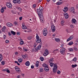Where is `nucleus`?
I'll use <instances>...</instances> for the list:
<instances>
[{"label": "nucleus", "instance_id": "obj_36", "mask_svg": "<svg viewBox=\"0 0 78 78\" xmlns=\"http://www.w3.org/2000/svg\"><path fill=\"white\" fill-rule=\"evenodd\" d=\"M77 60V59L75 57L73 59V61H74V62H76Z\"/></svg>", "mask_w": 78, "mask_h": 78}, {"label": "nucleus", "instance_id": "obj_24", "mask_svg": "<svg viewBox=\"0 0 78 78\" xmlns=\"http://www.w3.org/2000/svg\"><path fill=\"white\" fill-rule=\"evenodd\" d=\"M42 66L43 67H44V68H45L47 67L48 66H47V64H45V63H44L42 65Z\"/></svg>", "mask_w": 78, "mask_h": 78}, {"label": "nucleus", "instance_id": "obj_62", "mask_svg": "<svg viewBox=\"0 0 78 78\" xmlns=\"http://www.w3.org/2000/svg\"><path fill=\"white\" fill-rule=\"evenodd\" d=\"M31 69H34V66H31Z\"/></svg>", "mask_w": 78, "mask_h": 78}, {"label": "nucleus", "instance_id": "obj_35", "mask_svg": "<svg viewBox=\"0 0 78 78\" xmlns=\"http://www.w3.org/2000/svg\"><path fill=\"white\" fill-rule=\"evenodd\" d=\"M76 22V20H72V22L73 23H75Z\"/></svg>", "mask_w": 78, "mask_h": 78}, {"label": "nucleus", "instance_id": "obj_53", "mask_svg": "<svg viewBox=\"0 0 78 78\" xmlns=\"http://www.w3.org/2000/svg\"><path fill=\"white\" fill-rule=\"evenodd\" d=\"M63 12H67V11L68 10H66L63 9Z\"/></svg>", "mask_w": 78, "mask_h": 78}, {"label": "nucleus", "instance_id": "obj_18", "mask_svg": "<svg viewBox=\"0 0 78 78\" xmlns=\"http://www.w3.org/2000/svg\"><path fill=\"white\" fill-rule=\"evenodd\" d=\"M58 51H59V50L58 49H56L53 51L52 52L53 53H57Z\"/></svg>", "mask_w": 78, "mask_h": 78}, {"label": "nucleus", "instance_id": "obj_12", "mask_svg": "<svg viewBox=\"0 0 78 78\" xmlns=\"http://www.w3.org/2000/svg\"><path fill=\"white\" fill-rule=\"evenodd\" d=\"M7 26L9 27H12V24L10 23H7Z\"/></svg>", "mask_w": 78, "mask_h": 78}, {"label": "nucleus", "instance_id": "obj_8", "mask_svg": "<svg viewBox=\"0 0 78 78\" xmlns=\"http://www.w3.org/2000/svg\"><path fill=\"white\" fill-rule=\"evenodd\" d=\"M63 16L65 17V19H67L69 18V15L67 13H64Z\"/></svg>", "mask_w": 78, "mask_h": 78}, {"label": "nucleus", "instance_id": "obj_58", "mask_svg": "<svg viewBox=\"0 0 78 78\" xmlns=\"http://www.w3.org/2000/svg\"><path fill=\"white\" fill-rule=\"evenodd\" d=\"M40 70L41 72H43V69H40Z\"/></svg>", "mask_w": 78, "mask_h": 78}, {"label": "nucleus", "instance_id": "obj_55", "mask_svg": "<svg viewBox=\"0 0 78 78\" xmlns=\"http://www.w3.org/2000/svg\"><path fill=\"white\" fill-rule=\"evenodd\" d=\"M42 44V43L41 42H40L39 46H41V47Z\"/></svg>", "mask_w": 78, "mask_h": 78}, {"label": "nucleus", "instance_id": "obj_48", "mask_svg": "<svg viewBox=\"0 0 78 78\" xmlns=\"http://www.w3.org/2000/svg\"><path fill=\"white\" fill-rule=\"evenodd\" d=\"M27 39H28V40H31V37H27Z\"/></svg>", "mask_w": 78, "mask_h": 78}, {"label": "nucleus", "instance_id": "obj_52", "mask_svg": "<svg viewBox=\"0 0 78 78\" xmlns=\"http://www.w3.org/2000/svg\"><path fill=\"white\" fill-rule=\"evenodd\" d=\"M20 0H17V1H18V3L19 4L20 3H21V2H20Z\"/></svg>", "mask_w": 78, "mask_h": 78}, {"label": "nucleus", "instance_id": "obj_6", "mask_svg": "<svg viewBox=\"0 0 78 78\" xmlns=\"http://www.w3.org/2000/svg\"><path fill=\"white\" fill-rule=\"evenodd\" d=\"M6 5L7 7L9 8H12V4L10 2H7Z\"/></svg>", "mask_w": 78, "mask_h": 78}, {"label": "nucleus", "instance_id": "obj_63", "mask_svg": "<svg viewBox=\"0 0 78 78\" xmlns=\"http://www.w3.org/2000/svg\"><path fill=\"white\" fill-rule=\"evenodd\" d=\"M22 17H20L19 18L20 20H22Z\"/></svg>", "mask_w": 78, "mask_h": 78}, {"label": "nucleus", "instance_id": "obj_54", "mask_svg": "<svg viewBox=\"0 0 78 78\" xmlns=\"http://www.w3.org/2000/svg\"><path fill=\"white\" fill-rule=\"evenodd\" d=\"M18 49L19 50H20V51H21L22 50V48L20 47H19L18 48Z\"/></svg>", "mask_w": 78, "mask_h": 78}, {"label": "nucleus", "instance_id": "obj_19", "mask_svg": "<svg viewBox=\"0 0 78 78\" xmlns=\"http://www.w3.org/2000/svg\"><path fill=\"white\" fill-rule=\"evenodd\" d=\"M22 61H23L22 58H20L18 59V62H19V63H22Z\"/></svg>", "mask_w": 78, "mask_h": 78}, {"label": "nucleus", "instance_id": "obj_22", "mask_svg": "<svg viewBox=\"0 0 78 78\" xmlns=\"http://www.w3.org/2000/svg\"><path fill=\"white\" fill-rule=\"evenodd\" d=\"M20 45H23V40L22 39H20Z\"/></svg>", "mask_w": 78, "mask_h": 78}, {"label": "nucleus", "instance_id": "obj_23", "mask_svg": "<svg viewBox=\"0 0 78 78\" xmlns=\"http://www.w3.org/2000/svg\"><path fill=\"white\" fill-rule=\"evenodd\" d=\"M11 33L13 35H16V32L13 31H11Z\"/></svg>", "mask_w": 78, "mask_h": 78}, {"label": "nucleus", "instance_id": "obj_59", "mask_svg": "<svg viewBox=\"0 0 78 78\" xmlns=\"http://www.w3.org/2000/svg\"><path fill=\"white\" fill-rule=\"evenodd\" d=\"M8 70V69H3V71H5V72H7V70Z\"/></svg>", "mask_w": 78, "mask_h": 78}, {"label": "nucleus", "instance_id": "obj_56", "mask_svg": "<svg viewBox=\"0 0 78 78\" xmlns=\"http://www.w3.org/2000/svg\"><path fill=\"white\" fill-rule=\"evenodd\" d=\"M3 39H6V35H3Z\"/></svg>", "mask_w": 78, "mask_h": 78}, {"label": "nucleus", "instance_id": "obj_41", "mask_svg": "<svg viewBox=\"0 0 78 78\" xmlns=\"http://www.w3.org/2000/svg\"><path fill=\"white\" fill-rule=\"evenodd\" d=\"M36 6V4H33V8H35Z\"/></svg>", "mask_w": 78, "mask_h": 78}, {"label": "nucleus", "instance_id": "obj_29", "mask_svg": "<svg viewBox=\"0 0 78 78\" xmlns=\"http://www.w3.org/2000/svg\"><path fill=\"white\" fill-rule=\"evenodd\" d=\"M61 25L63 26L64 25V20H62L61 21Z\"/></svg>", "mask_w": 78, "mask_h": 78}, {"label": "nucleus", "instance_id": "obj_37", "mask_svg": "<svg viewBox=\"0 0 78 78\" xmlns=\"http://www.w3.org/2000/svg\"><path fill=\"white\" fill-rule=\"evenodd\" d=\"M40 59L41 61H44V58L42 57H41L40 58Z\"/></svg>", "mask_w": 78, "mask_h": 78}, {"label": "nucleus", "instance_id": "obj_43", "mask_svg": "<svg viewBox=\"0 0 78 78\" xmlns=\"http://www.w3.org/2000/svg\"><path fill=\"white\" fill-rule=\"evenodd\" d=\"M64 9L66 10L67 11H68V10H69V9H68V8H67V7H65V8H64Z\"/></svg>", "mask_w": 78, "mask_h": 78}, {"label": "nucleus", "instance_id": "obj_4", "mask_svg": "<svg viewBox=\"0 0 78 78\" xmlns=\"http://www.w3.org/2000/svg\"><path fill=\"white\" fill-rule=\"evenodd\" d=\"M51 30L52 33H55L56 30V27H55V26L53 24L51 25Z\"/></svg>", "mask_w": 78, "mask_h": 78}, {"label": "nucleus", "instance_id": "obj_47", "mask_svg": "<svg viewBox=\"0 0 78 78\" xmlns=\"http://www.w3.org/2000/svg\"><path fill=\"white\" fill-rule=\"evenodd\" d=\"M1 64H2V65H5V62H4V61H2L1 62Z\"/></svg>", "mask_w": 78, "mask_h": 78}, {"label": "nucleus", "instance_id": "obj_44", "mask_svg": "<svg viewBox=\"0 0 78 78\" xmlns=\"http://www.w3.org/2000/svg\"><path fill=\"white\" fill-rule=\"evenodd\" d=\"M15 63H16L17 64L18 66H20V64L17 61H15Z\"/></svg>", "mask_w": 78, "mask_h": 78}, {"label": "nucleus", "instance_id": "obj_33", "mask_svg": "<svg viewBox=\"0 0 78 78\" xmlns=\"http://www.w3.org/2000/svg\"><path fill=\"white\" fill-rule=\"evenodd\" d=\"M36 66L37 67H38V66H39V62H36Z\"/></svg>", "mask_w": 78, "mask_h": 78}, {"label": "nucleus", "instance_id": "obj_64", "mask_svg": "<svg viewBox=\"0 0 78 78\" xmlns=\"http://www.w3.org/2000/svg\"><path fill=\"white\" fill-rule=\"evenodd\" d=\"M8 34L9 36H11V34L10 32Z\"/></svg>", "mask_w": 78, "mask_h": 78}, {"label": "nucleus", "instance_id": "obj_60", "mask_svg": "<svg viewBox=\"0 0 78 78\" xmlns=\"http://www.w3.org/2000/svg\"><path fill=\"white\" fill-rule=\"evenodd\" d=\"M64 47V44H62L61 45L60 48H62V47Z\"/></svg>", "mask_w": 78, "mask_h": 78}, {"label": "nucleus", "instance_id": "obj_45", "mask_svg": "<svg viewBox=\"0 0 78 78\" xmlns=\"http://www.w3.org/2000/svg\"><path fill=\"white\" fill-rule=\"evenodd\" d=\"M40 22L41 23H44V20H40Z\"/></svg>", "mask_w": 78, "mask_h": 78}, {"label": "nucleus", "instance_id": "obj_1", "mask_svg": "<svg viewBox=\"0 0 78 78\" xmlns=\"http://www.w3.org/2000/svg\"><path fill=\"white\" fill-rule=\"evenodd\" d=\"M37 12L39 16L40 20H44V16L42 15V12H43V7L41 6L39 7V9H37Z\"/></svg>", "mask_w": 78, "mask_h": 78}, {"label": "nucleus", "instance_id": "obj_25", "mask_svg": "<svg viewBox=\"0 0 78 78\" xmlns=\"http://www.w3.org/2000/svg\"><path fill=\"white\" fill-rule=\"evenodd\" d=\"M37 43H40L41 42V39H38L36 41Z\"/></svg>", "mask_w": 78, "mask_h": 78}, {"label": "nucleus", "instance_id": "obj_42", "mask_svg": "<svg viewBox=\"0 0 78 78\" xmlns=\"http://www.w3.org/2000/svg\"><path fill=\"white\" fill-rule=\"evenodd\" d=\"M36 39L37 40L38 39H40L39 37V36L38 35L36 36Z\"/></svg>", "mask_w": 78, "mask_h": 78}, {"label": "nucleus", "instance_id": "obj_30", "mask_svg": "<svg viewBox=\"0 0 78 78\" xmlns=\"http://www.w3.org/2000/svg\"><path fill=\"white\" fill-rule=\"evenodd\" d=\"M69 45H72L73 44V41H71L70 42H69L68 44Z\"/></svg>", "mask_w": 78, "mask_h": 78}, {"label": "nucleus", "instance_id": "obj_28", "mask_svg": "<svg viewBox=\"0 0 78 78\" xmlns=\"http://www.w3.org/2000/svg\"><path fill=\"white\" fill-rule=\"evenodd\" d=\"M13 2L15 4L18 3V2L17 1V0H13Z\"/></svg>", "mask_w": 78, "mask_h": 78}, {"label": "nucleus", "instance_id": "obj_13", "mask_svg": "<svg viewBox=\"0 0 78 78\" xmlns=\"http://www.w3.org/2000/svg\"><path fill=\"white\" fill-rule=\"evenodd\" d=\"M25 64L26 66H29L30 64V63L29 61H27L25 63Z\"/></svg>", "mask_w": 78, "mask_h": 78}, {"label": "nucleus", "instance_id": "obj_11", "mask_svg": "<svg viewBox=\"0 0 78 78\" xmlns=\"http://www.w3.org/2000/svg\"><path fill=\"white\" fill-rule=\"evenodd\" d=\"M15 69L16 71L17 72H20V69L19 68V67L16 66Z\"/></svg>", "mask_w": 78, "mask_h": 78}, {"label": "nucleus", "instance_id": "obj_49", "mask_svg": "<svg viewBox=\"0 0 78 78\" xmlns=\"http://www.w3.org/2000/svg\"><path fill=\"white\" fill-rule=\"evenodd\" d=\"M70 27H71V28H74V26L73 24H70Z\"/></svg>", "mask_w": 78, "mask_h": 78}, {"label": "nucleus", "instance_id": "obj_46", "mask_svg": "<svg viewBox=\"0 0 78 78\" xmlns=\"http://www.w3.org/2000/svg\"><path fill=\"white\" fill-rule=\"evenodd\" d=\"M9 40H6L5 41V43L6 44H8V43H9Z\"/></svg>", "mask_w": 78, "mask_h": 78}, {"label": "nucleus", "instance_id": "obj_40", "mask_svg": "<svg viewBox=\"0 0 78 78\" xmlns=\"http://www.w3.org/2000/svg\"><path fill=\"white\" fill-rule=\"evenodd\" d=\"M57 73L58 75L61 74V71L59 70H58L57 72Z\"/></svg>", "mask_w": 78, "mask_h": 78}, {"label": "nucleus", "instance_id": "obj_14", "mask_svg": "<svg viewBox=\"0 0 78 78\" xmlns=\"http://www.w3.org/2000/svg\"><path fill=\"white\" fill-rule=\"evenodd\" d=\"M44 70L45 71H46V72H48V71H49V68H48V66L45 68H44Z\"/></svg>", "mask_w": 78, "mask_h": 78}, {"label": "nucleus", "instance_id": "obj_61", "mask_svg": "<svg viewBox=\"0 0 78 78\" xmlns=\"http://www.w3.org/2000/svg\"><path fill=\"white\" fill-rule=\"evenodd\" d=\"M15 55H18V52H16L15 53Z\"/></svg>", "mask_w": 78, "mask_h": 78}, {"label": "nucleus", "instance_id": "obj_57", "mask_svg": "<svg viewBox=\"0 0 78 78\" xmlns=\"http://www.w3.org/2000/svg\"><path fill=\"white\" fill-rule=\"evenodd\" d=\"M7 73H10V71H9V70H7Z\"/></svg>", "mask_w": 78, "mask_h": 78}, {"label": "nucleus", "instance_id": "obj_16", "mask_svg": "<svg viewBox=\"0 0 78 78\" xmlns=\"http://www.w3.org/2000/svg\"><path fill=\"white\" fill-rule=\"evenodd\" d=\"M6 28V27L5 26H4L2 28V32H5V29Z\"/></svg>", "mask_w": 78, "mask_h": 78}, {"label": "nucleus", "instance_id": "obj_26", "mask_svg": "<svg viewBox=\"0 0 78 78\" xmlns=\"http://www.w3.org/2000/svg\"><path fill=\"white\" fill-rule=\"evenodd\" d=\"M22 28L23 30H24V29H27V27L25 26H22Z\"/></svg>", "mask_w": 78, "mask_h": 78}, {"label": "nucleus", "instance_id": "obj_51", "mask_svg": "<svg viewBox=\"0 0 78 78\" xmlns=\"http://www.w3.org/2000/svg\"><path fill=\"white\" fill-rule=\"evenodd\" d=\"M18 23L17 22H15L14 23V24L15 25H17V24Z\"/></svg>", "mask_w": 78, "mask_h": 78}, {"label": "nucleus", "instance_id": "obj_39", "mask_svg": "<svg viewBox=\"0 0 78 78\" xmlns=\"http://www.w3.org/2000/svg\"><path fill=\"white\" fill-rule=\"evenodd\" d=\"M17 9H19V11H22V9H21L19 7H17Z\"/></svg>", "mask_w": 78, "mask_h": 78}, {"label": "nucleus", "instance_id": "obj_20", "mask_svg": "<svg viewBox=\"0 0 78 78\" xmlns=\"http://www.w3.org/2000/svg\"><path fill=\"white\" fill-rule=\"evenodd\" d=\"M2 59H3V56H2V54H0V62H1L2 61Z\"/></svg>", "mask_w": 78, "mask_h": 78}, {"label": "nucleus", "instance_id": "obj_9", "mask_svg": "<svg viewBox=\"0 0 78 78\" xmlns=\"http://www.w3.org/2000/svg\"><path fill=\"white\" fill-rule=\"evenodd\" d=\"M70 10H71V12H73V14H75V9L73 7L70 8Z\"/></svg>", "mask_w": 78, "mask_h": 78}, {"label": "nucleus", "instance_id": "obj_21", "mask_svg": "<svg viewBox=\"0 0 78 78\" xmlns=\"http://www.w3.org/2000/svg\"><path fill=\"white\" fill-rule=\"evenodd\" d=\"M62 3V2H58L56 3V5H61Z\"/></svg>", "mask_w": 78, "mask_h": 78}, {"label": "nucleus", "instance_id": "obj_34", "mask_svg": "<svg viewBox=\"0 0 78 78\" xmlns=\"http://www.w3.org/2000/svg\"><path fill=\"white\" fill-rule=\"evenodd\" d=\"M53 58H51L49 60V62H53Z\"/></svg>", "mask_w": 78, "mask_h": 78}, {"label": "nucleus", "instance_id": "obj_27", "mask_svg": "<svg viewBox=\"0 0 78 78\" xmlns=\"http://www.w3.org/2000/svg\"><path fill=\"white\" fill-rule=\"evenodd\" d=\"M21 56L24 58H27V55H22Z\"/></svg>", "mask_w": 78, "mask_h": 78}, {"label": "nucleus", "instance_id": "obj_50", "mask_svg": "<svg viewBox=\"0 0 78 78\" xmlns=\"http://www.w3.org/2000/svg\"><path fill=\"white\" fill-rule=\"evenodd\" d=\"M73 49L74 50H75L76 51H77V50H78V49L76 48H74Z\"/></svg>", "mask_w": 78, "mask_h": 78}, {"label": "nucleus", "instance_id": "obj_17", "mask_svg": "<svg viewBox=\"0 0 78 78\" xmlns=\"http://www.w3.org/2000/svg\"><path fill=\"white\" fill-rule=\"evenodd\" d=\"M4 11H5L4 7H2L1 9V13H3Z\"/></svg>", "mask_w": 78, "mask_h": 78}, {"label": "nucleus", "instance_id": "obj_32", "mask_svg": "<svg viewBox=\"0 0 78 78\" xmlns=\"http://www.w3.org/2000/svg\"><path fill=\"white\" fill-rule=\"evenodd\" d=\"M55 41H56V42H58L60 41V40H59V38H55Z\"/></svg>", "mask_w": 78, "mask_h": 78}, {"label": "nucleus", "instance_id": "obj_38", "mask_svg": "<svg viewBox=\"0 0 78 78\" xmlns=\"http://www.w3.org/2000/svg\"><path fill=\"white\" fill-rule=\"evenodd\" d=\"M69 50L70 51H73V49L72 48H69Z\"/></svg>", "mask_w": 78, "mask_h": 78}, {"label": "nucleus", "instance_id": "obj_31", "mask_svg": "<svg viewBox=\"0 0 78 78\" xmlns=\"http://www.w3.org/2000/svg\"><path fill=\"white\" fill-rule=\"evenodd\" d=\"M77 67V65L76 64L72 65V67L73 68H75V67Z\"/></svg>", "mask_w": 78, "mask_h": 78}, {"label": "nucleus", "instance_id": "obj_15", "mask_svg": "<svg viewBox=\"0 0 78 78\" xmlns=\"http://www.w3.org/2000/svg\"><path fill=\"white\" fill-rule=\"evenodd\" d=\"M41 46H38V47H37L36 48V50L37 51H38V50H39L40 49H41Z\"/></svg>", "mask_w": 78, "mask_h": 78}, {"label": "nucleus", "instance_id": "obj_3", "mask_svg": "<svg viewBox=\"0 0 78 78\" xmlns=\"http://www.w3.org/2000/svg\"><path fill=\"white\" fill-rule=\"evenodd\" d=\"M43 34L44 36H47V33H48V32L47 31V30L46 28H44L43 31Z\"/></svg>", "mask_w": 78, "mask_h": 78}, {"label": "nucleus", "instance_id": "obj_7", "mask_svg": "<svg viewBox=\"0 0 78 78\" xmlns=\"http://www.w3.org/2000/svg\"><path fill=\"white\" fill-rule=\"evenodd\" d=\"M48 50L46 49L44 53L43 54V55L44 56H47L48 54Z\"/></svg>", "mask_w": 78, "mask_h": 78}, {"label": "nucleus", "instance_id": "obj_5", "mask_svg": "<svg viewBox=\"0 0 78 78\" xmlns=\"http://www.w3.org/2000/svg\"><path fill=\"white\" fill-rule=\"evenodd\" d=\"M65 51L66 48H62L60 50V52L61 54H63V53H64Z\"/></svg>", "mask_w": 78, "mask_h": 78}, {"label": "nucleus", "instance_id": "obj_2", "mask_svg": "<svg viewBox=\"0 0 78 78\" xmlns=\"http://www.w3.org/2000/svg\"><path fill=\"white\" fill-rule=\"evenodd\" d=\"M54 65L53 68V72L54 73H56L58 69V66L56 63L54 64L53 62H51L50 63V66L51 67H53Z\"/></svg>", "mask_w": 78, "mask_h": 78}, {"label": "nucleus", "instance_id": "obj_10", "mask_svg": "<svg viewBox=\"0 0 78 78\" xmlns=\"http://www.w3.org/2000/svg\"><path fill=\"white\" fill-rule=\"evenodd\" d=\"M73 36H70L69 38L67 39V42H68L69 41H70V40H72V39H73Z\"/></svg>", "mask_w": 78, "mask_h": 78}]
</instances>
